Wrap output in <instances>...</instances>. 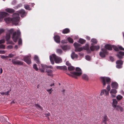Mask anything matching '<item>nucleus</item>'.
<instances>
[{
    "label": "nucleus",
    "instance_id": "7",
    "mask_svg": "<svg viewBox=\"0 0 124 124\" xmlns=\"http://www.w3.org/2000/svg\"><path fill=\"white\" fill-rule=\"evenodd\" d=\"M14 31V30L13 29H11L8 31L5 37L7 41H8L10 39V35L13 33Z\"/></svg>",
    "mask_w": 124,
    "mask_h": 124
},
{
    "label": "nucleus",
    "instance_id": "29",
    "mask_svg": "<svg viewBox=\"0 0 124 124\" xmlns=\"http://www.w3.org/2000/svg\"><path fill=\"white\" fill-rule=\"evenodd\" d=\"M74 45L75 47V49L78 48V47L79 46H81V45L77 42H75L74 43Z\"/></svg>",
    "mask_w": 124,
    "mask_h": 124
},
{
    "label": "nucleus",
    "instance_id": "56",
    "mask_svg": "<svg viewBox=\"0 0 124 124\" xmlns=\"http://www.w3.org/2000/svg\"><path fill=\"white\" fill-rule=\"evenodd\" d=\"M5 41L4 39H2L0 40V44L4 43L5 42Z\"/></svg>",
    "mask_w": 124,
    "mask_h": 124
},
{
    "label": "nucleus",
    "instance_id": "43",
    "mask_svg": "<svg viewBox=\"0 0 124 124\" xmlns=\"http://www.w3.org/2000/svg\"><path fill=\"white\" fill-rule=\"evenodd\" d=\"M67 68L66 66H62L61 70H67Z\"/></svg>",
    "mask_w": 124,
    "mask_h": 124
},
{
    "label": "nucleus",
    "instance_id": "15",
    "mask_svg": "<svg viewBox=\"0 0 124 124\" xmlns=\"http://www.w3.org/2000/svg\"><path fill=\"white\" fill-rule=\"evenodd\" d=\"M93 45V44H92V46L90 47V49L92 51H93L95 49L97 50L100 49V47L99 46H94Z\"/></svg>",
    "mask_w": 124,
    "mask_h": 124
},
{
    "label": "nucleus",
    "instance_id": "50",
    "mask_svg": "<svg viewBox=\"0 0 124 124\" xmlns=\"http://www.w3.org/2000/svg\"><path fill=\"white\" fill-rule=\"evenodd\" d=\"M34 105L36 107H38L40 108H41V107L40 106V105L38 104H34Z\"/></svg>",
    "mask_w": 124,
    "mask_h": 124
},
{
    "label": "nucleus",
    "instance_id": "12",
    "mask_svg": "<svg viewBox=\"0 0 124 124\" xmlns=\"http://www.w3.org/2000/svg\"><path fill=\"white\" fill-rule=\"evenodd\" d=\"M18 12L19 14H21V16L22 17H24L26 15L27 13L24 10L21 9Z\"/></svg>",
    "mask_w": 124,
    "mask_h": 124
},
{
    "label": "nucleus",
    "instance_id": "31",
    "mask_svg": "<svg viewBox=\"0 0 124 124\" xmlns=\"http://www.w3.org/2000/svg\"><path fill=\"white\" fill-rule=\"evenodd\" d=\"M83 49L86 50L88 51H90V50H89V46L88 45H86L85 46L83 47Z\"/></svg>",
    "mask_w": 124,
    "mask_h": 124
},
{
    "label": "nucleus",
    "instance_id": "37",
    "mask_svg": "<svg viewBox=\"0 0 124 124\" xmlns=\"http://www.w3.org/2000/svg\"><path fill=\"white\" fill-rule=\"evenodd\" d=\"M33 68L36 71H38V69L37 66L36 64H35L33 65Z\"/></svg>",
    "mask_w": 124,
    "mask_h": 124
},
{
    "label": "nucleus",
    "instance_id": "45",
    "mask_svg": "<svg viewBox=\"0 0 124 124\" xmlns=\"http://www.w3.org/2000/svg\"><path fill=\"white\" fill-rule=\"evenodd\" d=\"M15 55V54H10L8 55V57L12 58Z\"/></svg>",
    "mask_w": 124,
    "mask_h": 124
},
{
    "label": "nucleus",
    "instance_id": "60",
    "mask_svg": "<svg viewBox=\"0 0 124 124\" xmlns=\"http://www.w3.org/2000/svg\"><path fill=\"white\" fill-rule=\"evenodd\" d=\"M5 52L4 50L0 51V54H4L5 53Z\"/></svg>",
    "mask_w": 124,
    "mask_h": 124
},
{
    "label": "nucleus",
    "instance_id": "30",
    "mask_svg": "<svg viewBox=\"0 0 124 124\" xmlns=\"http://www.w3.org/2000/svg\"><path fill=\"white\" fill-rule=\"evenodd\" d=\"M68 69L69 70L72 71L74 70L75 69V68L74 67L71 65L70 66L68 67Z\"/></svg>",
    "mask_w": 124,
    "mask_h": 124
},
{
    "label": "nucleus",
    "instance_id": "36",
    "mask_svg": "<svg viewBox=\"0 0 124 124\" xmlns=\"http://www.w3.org/2000/svg\"><path fill=\"white\" fill-rule=\"evenodd\" d=\"M91 41L95 44H96L97 42V40L93 38L91 39Z\"/></svg>",
    "mask_w": 124,
    "mask_h": 124
},
{
    "label": "nucleus",
    "instance_id": "1",
    "mask_svg": "<svg viewBox=\"0 0 124 124\" xmlns=\"http://www.w3.org/2000/svg\"><path fill=\"white\" fill-rule=\"evenodd\" d=\"M18 13H15L13 14V18H12L9 17L6 18H4V20L7 23H9L11 22L13 24L17 25L20 19Z\"/></svg>",
    "mask_w": 124,
    "mask_h": 124
},
{
    "label": "nucleus",
    "instance_id": "62",
    "mask_svg": "<svg viewBox=\"0 0 124 124\" xmlns=\"http://www.w3.org/2000/svg\"><path fill=\"white\" fill-rule=\"evenodd\" d=\"M62 66H57L56 67V68L57 69L61 70Z\"/></svg>",
    "mask_w": 124,
    "mask_h": 124
},
{
    "label": "nucleus",
    "instance_id": "41",
    "mask_svg": "<svg viewBox=\"0 0 124 124\" xmlns=\"http://www.w3.org/2000/svg\"><path fill=\"white\" fill-rule=\"evenodd\" d=\"M113 48L114 50L116 51H119V48L116 46L114 45Z\"/></svg>",
    "mask_w": 124,
    "mask_h": 124
},
{
    "label": "nucleus",
    "instance_id": "27",
    "mask_svg": "<svg viewBox=\"0 0 124 124\" xmlns=\"http://www.w3.org/2000/svg\"><path fill=\"white\" fill-rule=\"evenodd\" d=\"M85 40L82 39H80L79 40V41H78V42L82 44H83L85 43Z\"/></svg>",
    "mask_w": 124,
    "mask_h": 124
},
{
    "label": "nucleus",
    "instance_id": "53",
    "mask_svg": "<svg viewBox=\"0 0 124 124\" xmlns=\"http://www.w3.org/2000/svg\"><path fill=\"white\" fill-rule=\"evenodd\" d=\"M18 44L19 45H21L22 44V40L21 39H19L18 42Z\"/></svg>",
    "mask_w": 124,
    "mask_h": 124
},
{
    "label": "nucleus",
    "instance_id": "46",
    "mask_svg": "<svg viewBox=\"0 0 124 124\" xmlns=\"http://www.w3.org/2000/svg\"><path fill=\"white\" fill-rule=\"evenodd\" d=\"M110 60L112 62H113L114 61L115 59L114 57L112 56H110L109 57Z\"/></svg>",
    "mask_w": 124,
    "mask_h": 124
},
{
    "label": "nucleus",
    "instance_id": "48",
    "mask_svg": "<svg viewBox=\"0 0 124 124\" xmlns=\"http://www.w3.org/2000/svg\"><path fill=\"white\" fill-rule=\"evenodd\" d=\"M85 58L86 60L89 61L90 60L91 58L89 56L87 55L85 56Z\"/></svg>",
    "mask_w": 124,
    "mask_h": 124
},
{
    "label": "nucleus",
    "instance_id": "49",
    "mask_svg": "<svg viewBox=\"0 0 124 124\" xmlns=\"http://www.w3.org/2000/svg\"><path fill=\"white\" fill-rule=\"evenodd\" d=\"M1 58L2 59H7L8 57V56L3 55L1 56Z\"/></svg>",
    "mask_w": 124,
    "mask_h": 124
},
{
    "label": "nucleus",
    "instance_id": "44",
    "mask_svg": "<svg viewBox=\"0 0 124 124\" xmlns=\"http://www.w3.org/2000/svg\"><path fill=\"white\" fill-rule=\"evenodd\" d=\"M114 45H112L109 44V50H112V48H113Z\"/></svg>",
    "mask_w": 124,
    "mask_h": 124
},
{
    "label": "nucleus",
    "instance_id": "14",
    "mask_svg": "<svg viewBox=\"0 0 124 124\" xmlns=\"http://www.w3.org/2000/svg\"><path fill=\"white\" fill-rule=\"evenodd\" d=\"M111 86L112 88L116 89L118 88V85L117 83L116 82H112V83Z\"/></svg>",
    "mask_w": 124,
    "mask_h": 124
},
{
    "label": "nucleus",
    "instance_id": "42",
    "mask_svg": "<svg viewBox=\"0 0 124 124\" xmlns=\"http://www.w3.org/2000/svg\"><path fill=\"white\" fill-rule=\"evenodd\" d=\"M46 72L47 73H52L53 72V71L50 69H46Z\"/></svg>",
    "mask_w": 124,
    "mask_h": 124
},
{
    "label": "nucleus",
    "instance_id": "35",
    "mask_svg": "<svg viewBox=\"0 0 124 124\" xmlns=\"http://www.w3.org/2000/svg\"><path fill=\"white\" fill-rule=\"evenodd\" d=\"M6 120V119L3 117L2 116L0 117V121L2 122H4Z\"/></svg>",
    "mask_w": 124,
    "mask_h": 124
},
{
    "label": "nucleus",
    "instance_id": "64",
    "mask_svg": "<svg viewBox=\"0 0 124 124\" xmlns=\"http://www.w3.org/2000/svg\"><path fill=\"white\" fill-rule=\"evenodd\" d=\"M79 54L81 56H83L84 55V54L83 53H79Z\"/></svg>",
    "mask_w": 124,
    "mask_h": 124
},
{
    "label": "nucleus",
    "instance_id": "4",
    "mask_svg": "<svg viewBox=\"0 0 124 124\" xmlns=\"http://www.w3.org/2000/svg\"><path fill=\"white\" fill-rule=\"evenodd\" d=\"M105 48H103L101 49L102 52L100 53L99 55L102 58H104L106 55L108 54V52L107 49L108 50V44H107L105 46Z\"/></svg>",
    "mask_w": 124,
    "mask_h": 124
},
{
    "label": "nucleus",
    "instance_id": "5",
    "mask_svg": "<svg viewBox=\"0 0 124 124\" xmlns=\"http://www.w3.org/2000/svg\"><path fill=\"white\" fill-rule=\"evenodd\" d=\"M13 33L12 39L14 41L16 42L20 35L21 32L19 30H18L16 32H13Z\"/></svg>",
    "mask_w": 124,
    "mask_h": 124
},
{
    "label": "nucleus",
    "instance_id": "55",
    "mask_svg": "<svg viewBox=\"0 0 124 124\" xmlns=\"http://www.w3.org/2000/svg\"><path fill=\"white\" fill-rule=\"evenodd\" d=\"M46 67L47 68H50V69H51L53 68V67L51 66L50 65V66H47L46 65Z\"/></svg>",
    "mask_w": 124,
    "mask_h": 124
},
{
    "label": "nucleus",
    "instance_id": "59",
    "mask_svg": "<svg viewBox=\"0 0 124 124\" xmlns=\"http://www.w3.org/2000/svg\"><path fill=\"white\" fill-rule=\"evenodd\" d=\"M4 30L3 29H0V34H1L4 31Z\"/></svg>",
    "mask_w": 124,
    "mask_h": 124
},
{
    "label": "nucleus",
    "instance_id": "11",
    "mask_svg": "<svg viewBox=\"0 0 124 124\" xmlns=\"http://www.w3.org/2000/svg\"><path fill=\"white\" fill-rule=\"evenodd\" d=\"M117 92V91L115 89H112L110 92V93L113 98L115 97L116 96V94Z\"/></svg>",
    "mask_w": 124,
    "mask_h": 124
},
{
    "label": "nucleus",
    "instance_id": "19",
    "mask_svg": "<svg viewBox=\"0 0 124 124\" xmlns=\"http://www.w3.org/2000/svg\"><path fill=\"white\" fill-rule=\"evenodd\" d=\"M113 108L118 111L120 110L121 112L123 111V108L117 105L116 107H115Z\"/></svg>",
    "mask_w": 124,
    "mask_h": 124
},
{
    "label": "nucleus",
    "instance_id": "33",
    "mask_svg": "<svg viewBox=\"0 0 124 124\" xmlns=\"http://www.w3.org/2000/svg\"><path fill=\"white\" fill-rule=\"evenodd\" d=\"M123 62L122 60H117L116 62V63L117 64H119L122 65Z\"/></svg>",
    "mask_w": 124,
    "mask_h": 124
},
{
    "label": "nucleus",
    "instance_id": "63",
    "mask_svg": "<svg viewBox=\"0 0 124 124\" xmlns=\"http://www.w3.org/2000/svg\"><path fill=\"white\" fill-rule=\"evenodd\" d=\"M46 116H50V113H46L45 114Z\"/></svg>",
    "mask_w": 124,
    "mask_h": 124
},
{
    "label": "nucleus",
    "instance_id": "6",
    "mask_svg": "<svg viewBox=\"0 0 124 124\" xmlns=\"http://www.w3.org/2000/svg\"><path fill=\"white\" fill-rule=\"evenodd\" d=\"M101 81L102 83L103 87L105 86L106 84H108V78L106 77H100Z\"/></svg>",
    "mask_w": 124,
    "mask_h": 124
},
{
    "label": "nucleus",
    "instance_id": "8",
    "mask_svg": "<svg viewBox=\"0 0 124 124\" xmlns=\"http://www.w3.org/2000/svg\"><path fill=\"white\" fill-rule=\"evenodd\" d=\"M12 62L15 65H22L23 64V62L19 60H16L15 59H12Z\"/></svg>",
    "mask_w": 124,
    "mask_h": 124
},
{
    "label": "nucleus",
    "instance_id": "39",
    "mask_svg": "<svg viewBox=\"0 0 124 124\" xmlns=\"http://www.w3.org/2000/svg\"><path fill=\"white\" fill-rule=\"evenodd\" d=\"M24 8L27 10H30L31 9V8L28 5H25Z\"/></svg>",
    "mask_w": 124,
    "mask_h": 124
},
{
    "label": "nucleus",
    "instance_id": "16",
    "mask_svg": "<svg viewBox=\"0 0 124 124\" xmlns=\"http://www.w3.org/2000/svg\"><path fill=\"white\" fill-rule=\"evenodd\" d=\"M54 39L55 41L57 43H60V37L57 35L54 37Z\"/></svg>",
    "mask_w": 124,
    "mask_h": 124
},
{
    "label": "nucleus",
    "instance_id": "9",
    "mask_svg": "<svg viewBox=\"0 0 124 124\" xmlns=\"http://www.w3.org/2000/svg\"><path fill=\"white\" fill-rule=\"evenodd\" d=\"M104 94L105 96H107L108 95V85L107 86V89H105L101 90L100 95H102Z\"/></svg>",
    "mask_w": 124,
    "mask_h": 124
},
{
    "label": "nucleus",
    "instance_id": "20",
    "mask_svg": "<svg viewBox=\"0 0 124 124\" xmlns=\"http://www.w3.org/2000/svg\"><path fill=\"white\" fill-rule=\"evenodd\" d=\"M71 57L73 59H74L75 58H77L78 57V55L76 54L74 52H73L71 54Z\"/></svg>",
    "mask_w": 124,
    "mask_h": 124
},
{
    "label": "nucleus",
    "instance_id": "52",
    "mask_svg": "<svg viewBox=\"0 0 124 124\" xmlns=\"http://www.w3.org/2000/svg\"><path fill=\"white\" fill-rule=\"evenodd\" d=\"M5 46L2 44L0 45V49H4L5 48Z\"/></svg>",
    "mask_w": 124,
    "mask_h": 124
},
{
    "label": "nucleus",
    "instance_id": "38",
    "mask_svg": "<svg viewBox=\"0 0 124 124\" xmlns=\"http://www.w3.org/2000/svg\"><path fill=\"white\" fill-rule=\"evenodd\" d=\"M68 40L69 42L71 43H73V39L70 37L68 38Z\"/></svg>",
    "mask_w": 124,
    "mask_h": 124
},
{
    "label": "nucleus",
    "instance_id": "13",
    "mask_svg": "<svg viewBox=\"0 0 124 124\" xmlns=\"http://www.w3.org/2000/svg\"><path fill=\"white\" fill-rule=\"evenodd\" d=\"M8 15V13L6 12H0V22L1 19H2L4 17Z\"/></svg>",
    "mask_w": 124,
    "mask_h": 124
},
{
    "label": "nucleus",
    "instance_id": "24",
    "mask_svg": "<svg viewBox=\"0 0 124 124\" xmlns=\"http://www.w3.org/2000/svg\"><path fill=\"white\" fill-rule=\"evenodd\" d=\"M70 32V30L68 28H65L63 29L62 31V33L64 34L69 33Z\"/></svg>",
    "mask_w": 124,
    "mask_h": 124
},
{
    "label": "nucleus",
    "instance_id": "25",
    "mask_svg": "<svg viewBox=\"0 0 124 124\" xmlns=\"http://www.w3.org/2000/svg\"><path fill=\"white\" fill-rule=\"evenodd\" d=\"M113 101L112 106L113 107H114L117 106L116 105L117 104L118 102L116 100V99H113Z\"/></svg>",
    "mask_w": 124,
    "mask_h": 124
},
{
    "label": "nucleus",
    "instance_id": "57",
    "mask_svg": "<svg viewBox=\"0 0 124 124\" xmlns=\"http://www.w3.org/2000/svg\"><path fill=\"white\" fill-rule=\"evenodd\" d=\"M11 91V90H9L7 92H5V95H8L9 94V93L10 91Z\"/></svg>",
    "mask_w": 124,
    "mask_h": 124
},
{
    "label": "nucleus",
    "instance_id": "3",
    "mask_svg": "<svg viewBox=\"0 0 124 124\" xmlns=\"http://www.w3.org/2000/svg\"><path fill=\"white\" fill-rule=\"evenodd\" d=\"M77 72H71L72 74H68L70 76L77 78V76H80L82 74V73L81 69L79 67H77L75 69Z\"/></svg>",
    "mask_w": 124,
    "mask_h": 124
},
{
    "label": "nucleus",
    "instance_id": "28",
    "mask_svg": "<svg viewBox=\"0 0 124 124\" xmlns=\"http://www.w3.org/2000/svg\"><path fill=\"white\" fill-rule=\"evenodd\" d=\"M108 117L106 116H105L104 117L102 121V122L105 124H106V121H107Z\"/></svg>",
    "mask_w": 124,
    "mask_h": 124
},
{
    "label": "nucleus",
    "instance_id": "10",
    "mask_svg": "<svg viewBox=\"0 0 124 124\" xmlns=\"http://www.w3.org/2000/svg\"><path fill=\"white\" fill-rule=\"evenodd\" d=\"M23 59L24 61L28 64H30L31 62V59L28 56H26L24 57Z\"/></svg>",
    "mask_w": 124,
    "mask_h": 124
},
{
    "label": "nucleus",
    "instance_id": "32",
    "mask_svg": "<svg viewBox=\"0 0 124 124\" xmlns=\"http://www.w3.org/2000/svg\"><path fill=\"white\" fill-rule=\"evenodd\" d=\"M83 48L82 47H78L75 49V51L76 52H80L83 50Z\"/></svg>",
    "mask_w": 124,
    "mask_h": 124
},
{
    "label": "nucleus",
    "instance_id": "23",
    "mask_svg": "<svg viewBox=\"0 0 124 124\" xmlns=\"http://www.w3.org/2000/svg\"><path fill=\"white\" fill-rule=\"evenodd\" d=\"M61 47L64 50H66L70 49V47L67 46H61Z\"/></svg>",
    "mask_w": 124,
    "mask_h": 124
},
{
    "label": "nucleus",
    "instance_id": "51",
    "mask_svg": "<svg viewBox=\"0 0 124 124\" xmlns=\"http://www.w3.org/2000/svg\"><path fill=\"white\" fill-rule=\"evenodd\" d=\"M8 42V44H14V43L11 40H8V41H7Z\"/></svg>",
    "mask_w": 124,
    "mask_h": 124
},
{
    "label": "nucleus",
    "instance_id": "34",
    "mask_svg": "<svg viewBox=\"0 0 124 124\" xmlns=\"http://www.w3.org/2000/svg\"><path fill=\"white\" fill-rule=\"evenodd\" d=\"M123 96L121 95H118L116 97V98L117 100L119 101L121 100L123 98Z\"/></svg>",
    "mask_w": 124,
    "mask_h": 124
},
{
    "label": "nucleus",
    "instance_id": "40",
    "mask_svg": "<svg viewBox=\"0 0 124 124\" xmlns=\"http://www.w3.org/2000/svg\"><path fill=\"white\" fill-rule=\"evenodd\" d=\"M56 52L58 54H61L62 52V50L60 49H57L56 50Z\"/></svg>",
    "mask_w": 124,
    "mask_h": 124
},
{
    "label": "nucleus",
    "instance_id": "22",
    "mask_svg": "<svg viewBox=\"0 0 124 124\" xmlns=\"http://www.w3.org/2000/svg\"><path fill=\"white\" fill-rule=\"evenodd\" d=\"M34 61H36V62L38 64H40V61L39 58L37 55H35L34 57Z\"/></svg>",
    "mask_w": 124,
    "mask_h": 124
},
{
    "label": "nucleus",
    "instance_id": "54",
    "mask_svg": "<svg viewBox=\"0 0 124 124\" xmlns=\"http://www.w3.org/2000/svg\"><path fill=\"white\" fill-rule=\"evenodd\" d=\"M66 64L69 67L71 65V64L69 63V62L68 61H67L66 62Z\"/></svg>",
    "mask_w": 124,
    "mask_h": 124
},
{
    "label": "nucleus",
    "instance_id": "58",
    "mask_svg": "<svg viewBox=\"0 0 124 124\" xmlns=\"http://www.w3.org/2000/svg\"><path fill=\"white\" fill-rule=\"evenodd\" d=\"M119 49L120 50L124 51V48H123L122 46H120L119 47Z\"/></svg>",
    "mask_w": 124,
    "mask_h": 124
},
{
    "label": "nucleus",
    "instance_id": "21",
    "mask_svg": "<svg viewBox=\"0 0 124 124\" xmlns=\"http://www.w3.org/2000/svg\"><path fill=\"white\" fill-rule=\"evenodd\" d=\"M82 79L86 81H88L89 79L87 75L85 74H83L82 76Z\"/></svg>",
    "mask_w": 124,
    "mask_h": 124
},
{
    "label": "nucleus",
    "instance_id": "26",
    "mask_svg": "<svg viewBox=\"0 0 124 124\" xmlns=\"http://www.w3.org/2000/svg\"><path fill=\"white\" fill-rule=\"evenodd\" d=\"M6 11L10 13H13L14 12V10L10 8L7 9H6Z\"/></svg>",
    "mask_w": 124,
    "mask_h": 124
},
{
    "label": "nucleus",
    "instance_id": "17",
    "mask_svg": "<svg viewBox=\"0 0 124 124\" xmlns=\"http://www.w3.org/2000/svg\"><path fill=\"white\" fill-rule=\"evenodd\" d=\"M41 67H40L39 69V70L41 72H44L45 70V68L46 67V65H44L42 64H41Z\"/></svg>",
    "mask_w": 124,
    "mask_h": 124
},
{
    "label": "nucleus",
    "instance_id": "18",
    "mask_svg": "<svg viewBox=\"0 0 124 124\" xmlns=\"http://www.w3.org/2000/svg\"><path fill=\"white\" fill-rule=\"evenodd\" d=\"M122 55H124V52L120 51L119 52V54L116 55L120 59L122 58L123 56Z\"/></svg>",
    "mask_w": 124,
    "mask_h": 124
},
{
    "label": "nucleus",
    "instance_id": "47",
    "mask_svg": "<svg viewBox=\"0 0 124 124\" xmlns=\"http://www.w3.org/2000/svg\"><path fill=\"white\" fill-rule=\"evenodd\" d=\"M122 65L119 64H117L116 66V67L118 68H120L122 67Z\"/></svg>",
    "mask_w": 124,
    "mask_h": 124
},
{
    "label": "nucleus",
    "instance_id": "2",
    "mask_svg": "<svg viewBox=\"0 0 124 124\" xmlns=\"http://www.w3.org/2000/svg\"><path fill=\"white\" fill-rule=\"evenodd\" d=\"M49 58L51 63L52 64H54V61L55 63H61L62 61V59L60 57L57 56L54 54L50 55Z\"/></svg>",
    "mask_w": 124,
    "mask_h": 124
},
{
    "label": "nucleus",
    "instance_id": "61",
    "mask_svg": "<svg viewBox=\"0 0 124 124\" xmlns=\"http://www.w3.org/2000/svg\"><path fill=\"white\" fill-rule=\"evenodd\" d=\"M47 74L48 76H50L52 77L53 76V74L52 73H48Z\"/></svg>",
    "mask_w": 124,
    "mask_h": 124
}]
</instances>
